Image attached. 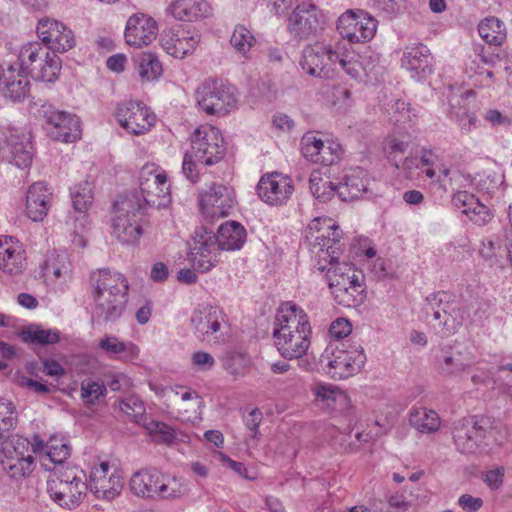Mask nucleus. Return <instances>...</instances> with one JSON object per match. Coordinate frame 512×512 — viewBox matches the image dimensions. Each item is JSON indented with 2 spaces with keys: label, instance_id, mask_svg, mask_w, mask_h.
Returning a JSON list of instances; mask_svg holds the SVG:
<instances>
[{
  "label": "nucleus",
  "instance_id": "8",
  "mask_svg": "<svg viewBox=\"0 0 512 512\" xmlns=\"http://www.w3.org/2000/svg\"><path fill=\"white\" fill-rule=\"evenodd\" d=\"M366 361V355L361 346L347 349L344 343L341 347L329 345L321 355L320 362L328 368L327 373L334 379H346L358 373Z\"/></svg>",
  "mask_w": 512,
  "mask_h": 512
},
{
  "label": "nucleus",
  "instance_id": "23",
  "mask_svg": "<svg viewBox=\"0 0 512 512\" xmlns=\"http://www.w3.org/2000/svg\"><path fill=\"white\" fill-rule=\"evenodd\" d=\"M47 120L48 132L52 139L66 143L75 142L81 136L79 118L63 111H56L51 106H43Z\"/></svg>",
  "mask_w": 512,
  "mask_h": 512
},
{
  "label": "nucleus",
  "instance_id": "64",
  "mask_svg": "<svg viewBox=\"0 0 512 512\" xmlns=\"http://www.w3.org/2000/svg\"><path fill=\"white\" fill-rule=\"evenodd\" d=\"M191 362L198 371H208L213 368L215 359L208 352L197 351L192 354Z\"/></svg>",
  "mask_w": 512,
  "mask_h": 512
},
{
  "label": "nucleus",
  "instance_id": "44",
  "mask_svg": "<svg viewBox=\"0 0 512 512\" xmlns=\"http://www.w3.org/2000/svg\"><path fill=\"white\" fill-rule=\"evenodd\" d=\"M72 203L75 211L85 213L92 204L93 187L88 181H84L71 191Z\"/></svg>",
  "mask_w": 512,
  "mask_h": 512
},
{
  "label": "nucleus",
  "instance_id": "42",
  "mask_svg": "<svg viewBox=\"0 0 512 512\" xmlns=\"http://www.w3.org/2000/svg\"><path fill=\"white\" fill-rule=\"evenodd\" d=\"M224 369L232 375H244L249 367L250 360L246 354L234 350H228L221 356Z\"/></svg>",
  "mask_w": 512,
  "mask_h": 512
},
{
  "label": "nucleus",
  "instance_id": "12",
  "mask_svg": "<svg viewBox=\"0 0 512 512\" xmlns=\"http://www.w3.org/2000/svg\"><path fill=\"white\" fill-rule=\"evenodd\" d=\"M34 151L31 134L19 128H7L0 139V158L18 168L31 165Z\"/></svg>",
  "mask_w": 512,
  "mask_h": 512
},
{
  "label": "nucleus",
  "instance_id": "4",
  "mask_svg": "<svg viewBox=\"0 0 512 512\" xmlns=\"http://www.w3.org/2000/svg\"><path fill=\"white\" fill-rule=\"evenodd\" d=\"M144 206L136 192L120 196L114 203L112 234L123 244L137 242L143 233Z\"/></svg>",
  "mask_w": 512,
  "mask_h": 512
},
{
  "label": "nucleus",
  "instance_id": "26",
  "mask_svg": "<svg viewBox=\"0 0 512 512\" xmlns=\"http://www.w3.org/2000/svg\"><path fill=\"white\" fill-rule=\"evenodd\" d=\"M156 21L144 14H133L126 23L125 39L128 45L140 48L149 45L157 36Z\"/></svg>",
  "mask_w": 512,
  "mask_h": 512
},
{
  "label": "nucleus",
  "instance_id": "49",
  "mask_svg": "<svg viewBox=\"0 0 512 512\" xmlns=\"http://www.w3.org/2000/svg\"><path fill=\"white\" fill-rule=\"evenodd\" d=\"M120 409L135 423L143 426L147 422L144 403L137 397L130 396L120 402Z\"/></svg>",
  "mask_w": 512,
  "mask_h": 512
},
{
  "label": "nucleus",
  "instance_id": "56",
  "mask_svg": "<svg viewBox=\"0 0 512 512\" xmlns=\"http://www.w3.org/2000/svg\"><path fill=\"white\" fill-rule=\"evenodd\" d=\"M105 393L106 387L99 382L87 381L82 383L81 397L87 404H94Z\"/></svg>",
  "mask_w": 512,
  "mask_h": 512
},
{
  "label": "nucleus",
  "instance_id": "47",
  "mask_svg": "<svg viewBox=\"0 0 512 512\" xmlns=\"http://www.w3.org/2000/svg\"><path fill=\"white\" fill-rule=\"evenodd\" d=\"M254 41L255 38L252 32L243 25L236 26L230 38L233 48L245 57H247V53L252 48Z\"/></svg>",
  "mask_w": 512,
  "mask_h": 512
},
{
  "label": "nucleus",
  "instance_id": "37",
  "mask_svg": "<svg viewBox=\"0 0 512 512\" xmlns=\"http://www.w3.org/2000/svg\"><path fill=\"white\" fill-rule=\"evenodd\" d=\"M99 348L109 355H122L123 359H136L139 348L132 342L120 341L116 336L106 335L99 342Z\"/></svg>",
  "mask_w": 512,
  "mask_h": 512
},
{
  "label": "nucleus",
  "instance_id": "39",
  "mask_svg": "<svg viewBox=\"0 0 512 512\" xmlns=\"http://www.w3.org/2000/svg\"><path fill=\"white\" fill-rule=\"evenodd\" d=\"M481 38L491 45H501L506 39L504 23L496 17H488L482 20L478 26Z\"/></svg>",
  "mask_w": 512,
  "mask_h": 512
},
{
  "label": "nucleus",
  "instance_id": "11",
  "mask_svg": "<svg viewBox=\"0 0 512 512\" xmlns=\"http://www.w3.org/2000/svg\"><path fill=\"white\" fill-rule=\"evenodd\" d=\"M195 159L211 166L221 161L226 152L224 138L220 130L212 125H202L191 135V149Z\"/></svg>",
  "mask_w": 512,
  "mask_h": 512
},
{
  "label": "nucleus",
  "instance_id": "28",
  "mask_svg": "<svg viewBox=\"0 0 512 512\" xmlns=\"http://www.w3.org/2000/svg\"><path fill=\"white\" fill-rule=\"evenodd\" d=\"M26 268L22 244L12 236L0 238V269L9 275H18Z\"/></svg>",
  "mask_w": 512,
  "mask_h": 512
},
{
  "label": "nucleus",
  "instance_id": "1",
  "mask_svg": "<svg viewBox=\"0 0 512 512\" xmlns=\"http://www.w3.org/2000/svg\"><path fill=\"white\" fill-rule=\"evenodd\" d=\"M311 334L309 318L300 307L292 302L280 305L272 335L274 345L284 359L303 357L311 345Z\"/></svg>",
  "mask_w": 512,
  "mask_h": 512
},
{
  "label": "nucleus",
  "instance_id": "46",
  "mask_svg": "<svg viewBox=\"0 0 512 512\" xmlns=\"http://www.w3.org/2000/svg\"><path fill=\"white\" fill-rule=\"evenodd\" d=\"M143 427L155 442L170 444L175 439L174 429L164 422L149 420L143 423Z\"/></svg>",
  "mask_w": 512,
  "mask_h": 512
},
{
  "label": "nucleus",
  "instance_id": "33",
  "mask_svg": "<svg viewBox=\"0 0 512 512\" xmlns=\"http://www.w3.org/2000/svg\"><path fill=\"white\" fill-rule=\"evenodd\" d=\"M215 236L221 250L232 251L242 247L246 231L240 223L228 221L219 227Z\"/></svg>",
  "mask_w": 512,
  "mask_h": 512
},
{
  "label": "nucleus",
  "instance_id": "9",
  "mask_svg": "<svg viewBox=\"0 0 512 512\" xmlns=\"http://www.w3.org/2000/svg\"><path fill=\"white\" fill-rule=\"evenodd\" d=\"M493 423L487 416L465 417L453 422L451 433L456 449L462 454L474 453Z\"/></svg>",
  "mask_w": 512,
  "mask_h": 512
},
{
  "label": "nucleus",
  "instance_id": "31",
  "mask_svg": "<svg viewBox=\"0 0 512 512\" xmlns=\"http://www.w3.org/2000/svg\"><path fill=\"white\" fill-rule=\"evenodd\" d=\"M433 57L430 50L424 46L408 48L402 57V66L414 73V77L424 79L433 72Z\"/></svg>",
  "mask_w": 512,
  "mask_h": 512
},
{
  "label": "nucleus",
  "instance_id": "58",
  "mask_svg": "<svg viewBox=\"0 0 512 512\" xmlns=\"http://www.w3.org/2000/svg\"><path fill=\"white\" fill-rule=\"evenodd\" d=\"M360 58V62L363 68L365 77H376L381 69L379 62L380 57L377 53L373 51H367L363 55H358Z\"/></svg>",
  "mask_w": 512,
  "mask_h": 512
},
{
  "label": "nucleus",
  "instance_id": "52",
  "mask_svg": "<svg viewBox=\"0 0 512 512\" xmlns=\"http://www.w3.org/2000/svg\"><path fill=\"white\" fill-rule=\"evenodd\" d=\"M46 455L53 463L61 464L69 458L70 446L63 439L53 437L46 443Z\"/></svg>",
  "mask_w": 512,
  "mask_h": 512
},
{
  "label": "nucleus",
  "instance_id": "17",
  "mask_svg": "<svg viewBox=\"0 0 512 512\" xmlns=\"http://www.w3.org/2000/svg\"><path fill=\"white\" fill-rule=\"evenodd\" d=\"M115 116L120 126L134 135L146 133L155 124L156 116L141 102L125 101L118 105Z\"/></svg>",
  "mask_w": 512,
  "mask_h": 512
},
{
  "label": "nucleus",
  "instance_id": "3",
  "mask_svg": "<svg viewBox=\"0 0 512 512\" xmlns=\"http://www.w3.org/2000/svg\"><path fill=\"white\" fill-rule=\"evenodd\" d=\"M363 275L348 263L336 264L327 271L328 286L338 305L360 306L366 298Z\"/></svg>",
  "mask_w": 512,
  "mask_h": 512
},
{
  "label": "nucleus",
  "instance_id": "45",
  "mask_svg": "<svg viewBox=\"0 0 512 512\" xmlns=\"http://www.w3.org/2000/svg\"><path fill=\"white\" fill-rule=\"evenodd\" d=\"M437 369L444 376H458L468 367V363H464L460 357L452 354H443L437 357Z\"/></svg>",
  "mask_w": 512,
  "mask_h": 512
},
{
  "label": "nucleus",
  "instance_id": "35",
  "mask_svg": "<svg viewBox=\"0 0 512 512\" xmlns=\"http://www.w3.org/2000/svg\"><path fill=\"white\" fill-rule=\"evenodd\" d=\"M160 473L157 471L140 470L134 473L130 479L131 492L143 498H156L157 484Z\"/></svg>",
  "mask_w": 512,
  "mask_h": 512
},
{
  "label": "nucleus",
  "instance_id": "18",
  "mask_svg": "<svg viewBox=\"0 0 512 512\" xmlns=\"http://www.w3.org/2000/svg\"><path fill=\"white\" fill-rule=\"evenodd\" d=\"M88 490L87 484L76 475H65L58 480L48 482V493L50 498L59 506L65 509L78 507Z\"/></svg>",
  "mask_w": 512,
  "mask_h": 512
},
{
  "label": "nucleus",
  "instance_id": "5",
  "mask_svg": "<svg viewBox=\"0 0 512 512\" xmlns=\"http://www.w3.org/2000/svg\"><path fill=\"white\" fill-rule=\"evenodd\" d=\"M15 63L28 76L44 82L56 80L61 70L60 58L38 42L22 46Z\"/></svg>",
  "mask_w": 512,
  "mask_h": 512
},
{
  "label": "nucleus",
  "instance_id": "6",
  "mask_svg": "<svg viewBox=\"0 0 512 512\" xmlns=\"http://www.w3.org/2000/svg\"><path fill=\"white\" fill-rule=\"evenodd\" d=\"M195 334L203 341L226 343L230 338V324L222 308L210 304L199 305L190 318Z\"/></svg>",
  "mask_w": 512,
  "mask_h": 512
},
{
  "label": "nucleus",
  "instance_id": "51",
  "mask_svg": "<svg viewBox=\"0 0 512 512\" xmlns=\"http://www.w3.org/2000/svg\"><path fill=\"white\" fill-rule=\"evenodd\" d=\"M310 190L315 198L321 202H326L338 193V184L321 178H310Z\"/></svg>",
  "mask_w": 512,
  "mask_h": 512
},
{
  "label": "nucleus",
  "instance_id": "50",
  "mask_svg": "<svg viewBox=\"0 0 512 512\" xmlns=\"http://www.w3.org/2000/svg\"><path fill=\"white\" fill-rule=\"evenodd\" d=\"M339 61L336 62V71L344 70L347 75L355 80H361L364 76L363 70L365 68L362 67L360 58L357 59L354 56H349L347 54H341L338 52Z\"/></svg>",
  "mask_w": 512,
  "mask_h": 512
},
{
  "label": "nucleus",
  "instance_id": "22",
  "mask_svg": "<svg viewBox=\"0 0 512 512\" xmlns=\"http://www.w3.org/2000/svg\"><path fill=\"white\" fill-rule=\"evenodd\" d=\"M110 465L103 461L94 466L89 474L88 490L99 499L113 500L120 495L123 488L122 479L115 473L109 474Z\"/></svg>",
  "mask_w": 512,
  "mask_h": 512
},
{
  "label": "nucleus",
  "instance_id": "10",
  "mask_svg": "<svg viewBox=\"0 0 512 512\" xmlns=\"http://www.w3.org/2000/svg\"><path fill=\"white\" fill-rule=\"evenodd\" d=\"M140 200L144 206L166 208L171 203L170 184L165 171L153 165L142 167L139 174Z\"/></svg>",
  "mask_w": 512,
  "mask_h": 512
},
{
  "label": "nucleus",
  "instance_id": "32",
  "mask_svg": "<svg viewBox=\"0 0 512 512\" xmlns=\"http://www.w3.org/2000/svg\"><path fill=\"white\" fill-rule=\"evenodd\" d=\"M167 10L176 20L183 22L198 21L211 13V7L205 0H173Z\"/></svg>",
  "mask_w": 512,
  "mask_h": 512
},
{
  "label": "nucleus",
  "instance_id": "2",
  "mask_svg": "<svg viewBox=\"0 0 512 512\" xmlns=\"http://www.w3.org/2000/svg\"><path fill=\"white\" fill-rule=\"evenodd\" d=\"M95 307L93 317L99 322H115L123 314L127 303L128 281L120 273L107 269L92 275Z\"/></svg>",
  "mask_w": 512,
  "mask_h": 512
},
{
  "label": "nucleus",
  "instance_id": "48",
  "mask_svg": "<svg viewBox=\"0 0 512 512\" xmlns=\"http://www.w3.org/2000/svg\"><path fill=\"white\" fill-rule=\"evenodd\" d=\"M408 148V143L404 142L402 140H399L397 138H390L386 141L385 144V150L388 153V159L389 161L396 167V168H410L412 164V160L409 158H405L403 161L400 159H397L398 154H404L405 151Z\"/></svg>",
  "mask_w": 512,
  "mask_h": 512
},
{
  "label": "nucleus",
  "instance_id": "27",
  "mask_svg": "<svg viewBox=\"0 0 512 512\" xmlns=\"http://www.w3.org/2000/svg\"><path fill=\"white\" fill-rule=\"evenodd\" d=\"M161 46L171 56L184 58L192 53L200 42V35L183 29H165L160 38Z\"/></svg>",
  "mask_w": 512,
  "mask_h": 512
},
{
  "label": "nucleus",
  "instance_id": "7",
  "mask_svg": "<svg viewBox=\"0 0 512 512\" xmlns=\"http://www.w3.org/2000/svg\"><path fill=\"white\" fill-rule=\"evenodd\" d=\"M199 107L208 115L224 116L236 105L235 88L221 79H207L196 90Z\"/></svg>",
  "mask_w": 512,
  "mask_h": 512
},
{
  "label": "nucleus",
  "instance_id": "62",
  "mask_svg": "<svg viewBox=\"0 0 512 512\" xmlns=\"http://www.w3.org/2000/svg\"><path fill=\"white\" fill-rule=\"evenodd\" d=\"M197 163H199L195 156L190 152L187 151L184 154L183 157V163H182V172L185 175V177L190 180L192 183H195L199 179V171L197 169Z\"/></svg>",
  "mask_w": 512,
  "mask_h": 512
},
{
  "label": "nucleus",
  "instance_id": "61",
  "mask_svg": "<svg viewBox=\"0 0 512 512\" xmlns=\"http://www.w3.org/2000/svg\"><path fill=\"white\" fill-rule=\"evenodd\" d=\"M479 201L474 194L468 191H458L452 197V204L456 208H462L466 215L472 207Z\"/></svg>",
  "mask_w": 512,
  "mask_h": 512
},
{
  "label": "nucleus",
  "instance_id": "15",
  "mask_svg": "<svg viewBox=\"0 0 512 512\" xmlns=\"http://www.w3.org/2000/svg\"><path fill=\"white\" fill-rule=\"evenodd\" d=\"M335 61H339L338 52L331 45L316 42L303 49L300 65L307 74L328 79L336 72Z\"/></svg>",
  "mask_w": 512,
  "mask_h": 512
},
{
  "label": "nucleus",
  "instance_id": "55",
  "mask_svg": "<svg viewBox=\"0 0 512 512\" xmlns=\"http://www.w3.org/2000/svg\"><path fill=\"white\" fill-rule=\"evenodd\" d=\"M373 5L384 17L393 18L405 8V0H373Z\"/></svg>",
  "mask_w": 512,
  "mask_h": 512
},
{
  "label": "nucleus",
  "instance_id": "24",
  "mask_svg": "<svg viewBox=\"0 0 512 512\" xmlns=\"http://www.w3.org/2000/svg\"><path fill=\"white\" fill-rule=\"evenodd\" d=\"M37 35L48 49L66 52L75 45L73 32L63 23L49 18L39 20Z\"/></svg>",
  "mask_w": 512,
  "mask_h": 512
},
{
  "label": "nucleus",
  "instance_id": "63",
  "mask_svg": "<svg viewBox=\"0 0 512 512\" xmlns=\"http://www.w3.org/2000/svg\"><path fill=\"white\" fill-rule=\"evenodd\" d=\"M14 407L11 402L0 400V431H9L14 425Z\"/></svg>",
  "mask_w": 512,
  "mask_h": 512
},
{
  "label": "nucleus",
  "instance_id": "29",
  "mask_svg": "<svg viewBox=\"0 0 512 512\" xmlns=\"http://www.w3.org/2000/svg\"><path fill=\"white\" fill-rule=\"evenodd\" d=\"M52 192L43 182L33 183L26 195V214L32 221H42L51 205Z\"/></svg>",
  "mask_w": 512,
  "mask_h": 512
},
{
  "label": "nucleus",
  "instance_id": "36",
  "mask_svg": "<svg viewBox=\"0 0 512 512\" xmlns=\"http://www.w3.org/2000/svg\"><path fill=\"white\" fill-rule=\"evenodd\" d=\"M363 174V170L355 171L346 175L344 182L338 183V195L343 201L358 199L367 191V182Z\"/></svg>",
  "mask_w": 512,
  "mask_h": 512
},
{
  "label": "nucleus",
  "instance_id": "14",
  "mask_svg": "<svg viewBox=\"0 0 512 512\" xmlns=\"http://www.w3.org/2000/svg\"><path fill=\"white\" fill-rule=\"evenodd\" d=\"M378 21L362 9H349L337 20L339 34L350 43H365L376 33Z\"/></svg>",
  "mask_w": 512,
  "mask_h": 512
},
{
  "label": "nucleus",
  "instance_id": "13",
  "mask_svg": "<svg viewBox=\"0 0 512 512\" xmlns=\"http://www.w3.org/2000/svg\"><path fill=\"white\" fill-rule=\"evenodd\" d=\"M235 205L233 189L224 184L212 183L199 192L200 212L207 220L214 221L229 216Z\"/></svg>",
  "mask_w": 512,
  "mask_h": 512
},
{
  "label": "nucleus",
  "instance_id": "21",
  "mask_svg": "<svg viewBox=\"0 0 512 512\" xmlns=\"http://www.w3.org/2000/svg\"><path fill=\"white\" fill-rule=\"evenodd\" d=\"M342 231L331 218L316 217L307 226L306 238L315 240L314 246H319L321 251L326 250L330 264L337 261L334 246L340 241Z\"/></svg>",
  "mask_w": 512,
  "mask_h": 512
},
{
  "label": "nucleus",
  "instance_id": "53",
  "mask_svg": "<svg viewBox=\"0 0 512 512\" xmlns=\"http://www.w3.org/2000/svg\"><path fill=\"white\" fill-rule=\"evenodd\" d=\"M322 139L313 132H307L301 138V152L310 162L315 163L319 160L318 153L322 146Z\"/></svg>",
  "mask_w": 512,
  "mask_h": 512
},
{
  "label": "nucleus",
  "instance_id": "54",
  "mask_svg": "<svg viewBox=\"0 0 512 512\" xmlns=\"http://www.w3.org/2000/svg\"><path fill=\"white\" fill-rule=\"evenodd\" d=\"M342 155L341 146L337 143L329 142L325 144L322 142V146L319 149L318 157L319 160H316V164H322L325 166H330L338 162Z\"/></svg>",
  "mask_w": 512,
  "mask_h": 512
},
{
  "label": "nucleus",
  "instance_id": "40",
  "mask_svg": "<svg viewBox=\"0 0 512 512\" xmlns=\"http://www.w3.org/2000/svg\"><path fill=\"white\" fill-rule=\"evenodd\" d=\"M410 424L422 433L436 432L440 427V418L434 410L414 409L410 412Z\"/></svg>",
  "mask_w": 512,
  "mask_h": 512
},
{
  "label": "nucleus",
  "instance_id": "41",
  "mask_svg": "<svg viewBox=\"0 0 512 512\" xmlns=\"http://www.w3.org/2000/svg\"><path fill=\"white\" fill-rule=\"evenodd\" d=\"M185 493L186 486L181 479L160 474L156 497L162 499H175L181 497Z\"/></svg>",
  "mask_w": 512,
  "mask_h": 512
},
{
  "label": "nucleus",
  "instance_id": "57",
  "mask_svg": "<svg viewBox=\"0 0 512 512\" xmlns=\"http://www.w3.org/2000/svg\"><path fill=\"white\" fill-rule=\"evenodd\" d=\"M483 118L496 129H507L512 126V118L498 109H487Z\"/></svg>",
  "mask_w": 512,
  "mask_h": 512
},
{
  "label": "nucleus",
  "instance_id": "19",
  "mask_svg": "<svg viewBox=\"0 0 512 512\" xmlns=\"http://www.w3.org/2000/svg\"><path fill=\"white\" fill-rule=\"evenodd\" d=\"M321 11L312 3L303 2L288 17V32L295 39H306L323 29Z\"/></svg>",
  "mask_w": 512,
  "mask_h": 512
},
{
  "label": "nucleus",
  "instance_id": "60",
  "mask_svg": "<svg viewBox=\"0 0 512 512\" xmlns=\"http://www.w3.org/2000/svg\"><path fill=\"white\" fill-rule=\"evenodd\" d=\"M466 215L473 223L478 226H484L488 224L493 218V214L491 213L490 209L483 205L480 201H478Z\"/></svg>",
  "mask_w": 512,
  "mask_h": 512
},
{
  "label": "nucleus",
  "instance_id": "59",
  "mask_svg": "<svg viewBox=\"0 0 512 512\" xmlns=\"http://www.w3.org/2000/svg\"><path fill=\"white\" fill-rule=\"evenodd\" d=\"M505 469L502 466L489 469L482 473L483 482L491 491L499 490L504 483Z\"/></svg>",
  "mask_w": 512,
  "mask_h": 512
},
{
  "label": "nucleus",
  "instance_id": "20",
  "mask_svg": "<svg viewBox=\"0 0 512 512\" xmlns=\"http://www.w3.org/2000/svg\"><path fill=\"white\" fill-rule=\"evenodd\" d=\"M293 192V180L278 172L264 174L258 181V198L270 206L286 204Z\"/></svg>",
  "mask_w": 512,
  "mask_h": 512
},
{
  "label": "nucleus",
  "instance_id": "16",
  "mask_svg": "<svg viewBox=\"0 0 512 512\" xmlns=\"http://www.w3.org/2000/svg\"><path fill=\"white\" fill-rule=\"evenodd\" d=\"M189 249L191 261L200 272L209 271L219 261L221 249L216 236L204 227H199L194 231Z\"/></svg>",
  "mask_w": 512,
  "mask_h": 512
},
{
  "label": "nucleus",
  "instance_id": "25",
  "mask_svg": "<svg viewBox=\"0 0 512 512\" xmlns=\"http://www.w3.org/2000/svg\"><path fill=\"white\" fill-rule=\"evenodd\" d=\"M17 63L0 66V93L14 102L25 99L30 91V80Z\"/></svg>",
  "mask_w": 512,
  "mask_h": 512
},
{
  "label": "nucleus",
  "instance_id": "38",
  "mask_svg": "<svg viewBox=\"0 0 512 512\" xmlns=\"http://www.w3.org/2000/svg\"><path fill=\"white\" fill-rule=\"evenodd\" d=\"M463 320L464 311L459 308L454 309V311H451L448 314H443L442 318H439L438 320L432 319L430 324L441 337H449L458 332L463 325Z\"/></svg>",
  "mask_w": 512,
  "mask_h": 512
},
{
  "label": "nucleus",
  "instance_id": "43",
  "mask_svg": "<svg viewBox=\"0 0 512 512\" xmlns=\"http://www.w3.org/2000/svg\"><path fill=\"white\" fill-rule=\"evenodd\" d=\"M22 339L26 342L48 345L57 343L60 336L58 330L30 326L22 332Z\"/></svg>",
  "mask_w": 512,
  "mask_h": 512
},
{
  "label": "nucleus",
  "instance_id": "30",
  "mask_svg": "<svg viewBox=\"0 0 512 512\" xmlns=\"http://www.w3.org/2000/svg\"><path fill=\"white\" fill-rule=\"evenodd\" d=\"M7 477L13 481H21L28 477L35 468V459L31 454L25 455L16 446L9 448L1 464Z\"/></svg>",
  "mask_w": 512,
  "mask_h": 512
},
{
  "label": "nucleus",
  "instance_id": "34",
  "mask_svg": "<svg viewBox=\"0 0 512 512\" xmlns=\"http://www.w3.org/2000/svg\"><path fill=\"white\" fill-rule=\"evenodd\" d=\"M426 314L432 315L433 320L442 318L443 314H448L454 309H459L455 294L449 291H437L429 294L425 299Z\"/></svg>",
  "mask_w": 512,
  "mask_h": 512
}]
</instances>
